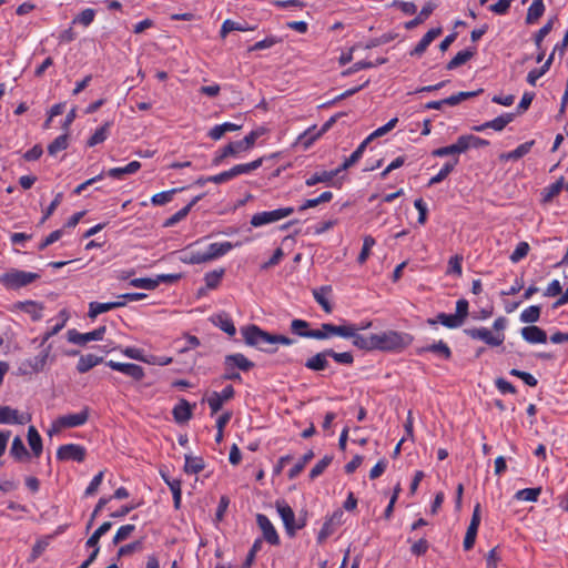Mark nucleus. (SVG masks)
I'll list each match as a JSON object with an SVG mask.
<instances>
[{"mask_svg":"<svg viewBox=\"0 0 568 568\" xmlns=\"http://www.w3.org/2000/svg\"><path fill=\"white\" fill-rule=\"evenodd\" d=\"M43 308V305L36 301H24L14 304V310L28 314L34 322L42 318Z\"/></svg>","mask_w":568,"mask_h":568,"instance_id":"aec40b11","label":"nucleus"},{"mask_svg":"<svg viewBox=\"0 0 568 568\" xmlns=\"http://www.w3.org/2000/svg\"><path fill=\"white\" fill-rule=\"evenodd\" d=\"M141 169V163L139 161H131L125 166L112 168L105 172V175L121 180L123 175L134 174Z\"/></svg>","mask_w":568,"mask_h":568,"instance_id":"cd10ccee","label":"nucleus"},{"mask_svg":"<svg viewBox=\"0 0 568 568\" xmlns=\"http://www.w3.org/2000/svg\"><path fill=\"white\" fill-rule=\"evenodd\" d=\"M328 354H326V349L315 354L313 357L308 358L305 363V367L311 371H324L328 367Z\"/></svg>","mask_w":568,"mask_h":568,"instance_id":"2f4dec72","label":"nucleus"},{"mask_svg":"<svg viewBox=\"0 0 568 568\" xmlns=\"http://www.w3.org/2000/svg\"><path fill=\"white\" fill-rule=\"evenodd\" d=\"M32 416L27 412H19L8 405L0 406V425H26Z\"/></svg>","mask_w":568,"mask_h":568,"instance_id":"39448f33","label":"nucleus"},{"mask_svg":"<svg viewBox=\"0 0 568 568\" xmlns=\"http://www.w3.org/2000/svg\"><path fill=\"white\" fill-rule=\"evenodd\" d=\"M112 123L105 122L100 128H98L94 133L89 138L87 145L88 146H95L98 144L103 143L110 135V129Z\"/></svg>","mask_w":568,"mask_h":568,"instance_id":"473e14b6","label":"nucleus"},{"mask_svg":"<svg viewBox=\"0 0 568 568\" xmlns=\"http://www.w3.org/2000/svg\"><path fill=\"white\" fill-rule=\"evenodd\" d=\"M105 331H106L105 326H100V327L95 328L94 331L88 332V333H80L77 329H69L67 335H68V341L70 343L75 344V345H85L87 343L92 342V341L103 339Z\"/></svg>","mask_w":568,"mask_h":568,"instance_id":"1a4fd4ad","label":"nucleus"},{"mask_svg":"<svg viewBox=\"0 0 568 568\" xmlns=\"http://www.w3.org/2000/svg\"><path fill=\"white\" fill-rule=\"evenodd\" d=\"M101 362H102V357H99L97 355H93V354L82 355L79 358V362L77 364V369L79 373H87L91 368H93L94 366L100 364Z\"/></svg>","mask_w":568,"mask_h":568,"instance_id":"a19ab883","label":"nucleus"},{"mask_svg":"<svg viewBox=\"0 0 568 568\" xmlns=\"http://www.w3.org/2000/svg\"><path fill=\"white\" fill-rule=\"evenodd\" d=\"M204 460L201 457L185 455L184 471L195 475L204 469Z\"/></svg>","mask_w":568,"mask_h":568,"instance_id":"c03bdc74","label":"nucleus"},{"mask_svg":"<svg viewBox=\"0 0 568 568\" xmlns=\"http://www.w3.org/2000/svg\"><path fill=\"white\" fill-rule=\"evenodd\" d=\"M435 8H436V4H434L432 2L426 3L422 8L420 12L418 13V16L416 18H414L413 20L407 21L405 23V28L407 30H412V29L416 28L417 26H419L433 13Z\"/></svg>","mask_w":568,"mask_h":568,"instance_id":"e433bc0d","label":"nucleus"},{"mask_svg":"<svg viewBox=\"0 0 568 568\" xmlns=\"http://www.w3.org/2000/svg\"><path fill=\"white\" fill-rule=\"evenodd\" d=\"M344 513L342 509H336L323 524L322 529L317 535V542L323 544L331 535L334 534L336 527L343 523Z\"/></svg>","mask_w":568,"mask_h":568,"instance_id":"ddd939ff","label":"nucleus"},{"mask_svg":"<svg viewBox=\"0 0 568 568\" xmlns=\"http://www.w3.org/2000/svg\"><path fill=\"white\" fill-rule=\"evenodd\" d=\"M338 173H341L338 168L332 171L315 172L308 179H306L305 183L307 186H314L318 183L335 185L334 178L337 176Z\"/></svg>","mask_w":568,"mask_h":568,"instance_id":"4be33fe9","label":"nucleus"},{"mask_svg":"<svg viewBox=\"0 0 568 568\" xmlns=\"http://www.w3.org/2000/svg\"><path fill=\"white\" fill-rule=\"evenodd\" d=\"M112 527V524L110 521L103 523L87 540L85 546L88 548H99V540L100 538L105 535Z\"/></svg>","mask_w":568,"mask_h":568,"instance_id":"a18cd8bd","label":"nucleus"},{"mask_svg":"<svg viewBox=\"0 0 568 568\" xmlns=\"http://www.w3.org/2000/svg\"><path fill=\"white\" fill-rule=\"evenodd\" d=\"M540 312H541L540 306H537V305L529 306L528 308H526L525 311L521 312L520 321L523 323H530V324L536 323L540 317Z\"/></svg>","mask_w":568,"mask_h":568,"instance_id":"864d4df0","label":"nucleus"},{"mask_svg":"<svg viewBox=\"0 0 568 568\" xmlns=\"http://www.w3.org/2000/svg\"><path fill=\"white\" fill-rule=\"evenodd\" d=\"M130 285L143 290H154L159 286V281L149 277H139L131 280Z\"/></svg>","mask_w":568,"mask_h":568,"instance_id":"338daca9","label":"nucleus"},{"mask_svg":"<svg viewBox=\"0 0 568 568\" xmlns=\"http://www.w3.org/2000/svg\"><path fill=\"white\" fill-rule=\"evenodd\" d=\"M545 12L544 0H532V3L528 8L526 22L528 24L535 23Z\"/></svg>","mask_w":568,"mask_h":568,"instance_id":"79ce46f5","label":"nucleus"},{"mask_svg":"<svg viewBox=\"0 0 568 568\" xmlns=\"http://www.w3.org/2000/svg\"><path fill=\"white\" fill-rule=\"evenodd\" d=\"M467 336L473 339L483 341L488 346H499L505 341V334H494L486 327H473L464 331Z\"/></svg>","mask_w":568,"mask_h":568,"instance_id":"6e6552de","label":"nucleus"},{"mask_svg":"<svg viewBox=\"0 0 568 568\" xmlns=\"http://www.w3.org/2000/svg\"><path fill=\"white\" fill-rule=\"evenodd\" d=\"M69 145L68 134H62L57 136L48 146V152L50 155H55L59 152L65 150Z\"/></svg>","mask_w":568,"mask_h":568,"instance_id":"de8ad7c7","label":"nucleus"},{"mask_svg":"<svg viewBox=\"0 0 568 568\" xmlns=\"http://www.w3.org/2000/svg\"><path fill=\"white\" fill-rule=\"evenodd\" d=\"M440 323L448 328H457L463 325L462 321L455 314L438 313L435 318H428L427 324L436 325Z\"/></svg>","mask_w":568,"mask_h":568,"instance_id":"c756f323","label":"nucleus"},{"mask_svg":"<svg viewBox=\"0 0 568 568\" xmlns=\"http://www.w3.org/2000/svg\"><path fill=\"white\" fill-rule=\"evenodd\" d=\"M248 144V135L244 136L241 142H232L227 144L221 152V155L216 159V161L224 159L229 155H234L237 152L243 150V144Z\"/></svg>","mask_w":568,"mask_h":568,"instance_id":"603ef678","label":"nucleus"},{"mask_svg":"<svg viewBox=\"0 0 568 568\" xmlns=\"http://www.w3.org/2000/svg\"><path fill=\"white\" fill-rule=\"evenodd\" d=\"M308 326L310 324L304 320H293L291 323V331L293 334H296L301 337L310 338V335H307L311 331L308 329Z\"/></svg>","mask_w":568,"mask_h":568,"instance_id":"052dcab7","label":"nucleus"},{"mask_svg":"<svg viewBox=\"0 0 568 568\" xmlns=\"http://www.w3.org/2000/svg\"><path fill=\"white\" fill-rule=\"evenodd\" d=\"M51 349H52V346L47 345L45 347H43L41 349V352L37 356L24 361L22 365L26 367V372H31V373L42 372L48 364Z\"/></svg>","mask_w":568,"mask_h":568,"instance_id":"4468645a","label":"nucleus"},{"mask_svg":"<svg viewBox=\"0 0 568 568\" xmlns=\"http://www.w3.org/2000/svg\"><path fill=\"white\" fill-rule=\"evenodd\" d=\"M183 262L187 264H202L210 262L203 247L187 248L183 252Z\"/></svg>","mask_w":568,"mask_h":568,"instance_id":"7c9ffc66","label":"nucleus"},{"mask_svg":"<svg viewBox=\"0 0 568 568\" xmlns=\"http://www.w3.org/2000/svg\"><path fill=\"white\" fill-rule=\"evenodd\" d=\"M458 158H454L446 162L440 171L429 180L428 186L443 182L454 171L455 166L458 164Z\"/></svg>","mask_w":568,"mask_h":568,"instance_id":"4c0bfd02","label":"nucleus"},{"mask_svg":"<svg viewBox=\"0 0 568 568\" xmlns=\"http://www.w3.org/2000/svg\"><path fill=\"white\" fill-rule=\"evenodd\" d=\"M165 484L169 486L170 491L173 496V504L175 509H180L182 501V489H181V480L175 478H170L165 475H162Z\"/></svg>","mask_w":568,"mask_h":568,"instance_id":"72a5a7b5","label":"nucleus"},{"mask_svg":"<svg viewBox=\"0 0 568 568\" xmlns=\"http://www.w3.org/2000/svg\"><path fill=\"white\" fill-rule=\"evenodd\" d=\"M256 523L262 531V538L268 542L271 546H278L280 545V536L274 528L271 520L267 518V516L263 514L256 515Z\"/></svg>","mask_w":568,"mask_h":568,"instance_id":"9b49d317","label":"nucleus"},{"mask_svg":"<svg viewBox=\"0 0 568 568\" xmlns=\"http://www.w3.org/2000/svg\"><path fill=\"white\" fill-rule=\"evenodd\" d=\"M85 447L79 444H64L57 450V459L60 462L82 463L85 459Z\"/></svg>","mask_w":568,"mask_h":568,"instance_id":"423d86ee","label":"nucleus"},{"mask_svg":"<svg viewBox=\"0 0 568 568\" xmlns=\"http://www.w3.org/2000/svg\"><path fill=\"white\" fill-rule=\"evenodd\" d=\"M276 509H277L280 517L283 520L286 534L290 537H294L296 534V527H294L296 519H295V514H294L292 507L288 504H286L285 501H282V503L277 501Z\"/></svg>","mask_w":568,"mask_h":568,"instance_id":"2eb2a0df","label":"nucleus"},{"mask_svg":"<svg viewBox=\"0 0 568 568\" xmlns=\"http://www.w3.org/2000/svg\"><path fill=\"white\" fill-rule=\"evenodd\" d=\"M333 457L332 456H324L320 462L315 464V466L310 471V478L315 479L320 475L324 473V470L329 466L332 463Z\"/></svg>","mask_w":568,"mask_h":568,"instance_id":"69168bd1","label":"nucleus"},{"mask_svg":"<svg viewBox=\"0 0 568 568\" xmlns=\"http://www.w3.org/2000/svg\"><path fill=\"white\" fill-rule=\"evenodd\" d=\"M314 457L313 450H308L305 453L302 457V459L296 463L288 471V478L294 479L296 478L304 469L305 465L311 462Z\"/></svg>","mask_w":568,"mask_h":568,"instance_id":"09e8293b","label":"nucleus"},{"mask_svg":"<svg viewBox=\"0 0 568 568\" xmlns=\"http://www.w3.org/2000/svg\"><path fill=\"white\" fill-rule=\"evenodd\" d=\"M28 444L36 457H39L42 453V438L34 426L28 428Z\"/></svg>","mask_w":568,"mask_h":568,"instance_id":"f704fd0d","label":"nucleus"},{"mask_svg":"<svg viewBox=\"0 0 568 568\" xmlns=\"http://www.w3.org/2000/svg\"><path fill=\"white\" fill-rule=\"evenodd\" d=\"M413 342V336L407 333L386 331L374 334L375 349L383 352H402Z\"/></svg>","mask_w":568,"mask_h":568,"instance_id":"f257e3e1","label":"nucleus"},{"mask_svg":"<svg viewBox=\"0 0 568 568\" xmlns=\"http://www.w3.org/2000/svg\"><path fill=\"white\" fill-rule=\"evenodd\" d=\"M534 144H535L534 140L525 142V143L518 145L515 150H513L510 152L501 153L499 155V160L500 161H516V160H519V159H521L523 156H525L526 154H528L530 152V150H531Z\"/></svg>","mask_w":568,"mask_h":568,"instance_id":"bb28decb","label":"nucleus"},{"mask_svg":"<svg viewBox=\"0 0 568 568\" xmlns=\"http://www.w3.org/2000/svg\"><path fill=\"white\" fill-rule=\"evenodd\" d=\"M106 365L113 371L132 377L134 381H141L144 377L143 367L133 363H120L111 359L106 362Z\"/></svg>","mask_w":568,"mask_h":568,"instance_id":"dca6fc26","label":"nucleus"},{"mask_svg":"<svg viewBox=\"0 0 568 568\" xmlns=\"http://www.w3.org/2000/svg\"><path fill=\"white\" fill-rule=\"evenodd\" d=\"M197 199L189 203L186 206L179 210L176 213H174L170 219H168L164 223L165 226H173L174 224L179 223L183 219L186 217L192 206L196 203Z\"/></svg>","mask_w":568,"mask_h":568,"instance_id":"6e6d98bb","label":"nucleus"},{"mask_svg":"<svg viewBox=\"0 0 568 568\" xmlns=\"http://www.w3.org/2000/svg\"><path fill=\"white\" fill-rule=\"evenodd\" d=\"M10 453L17 459H21L28 455V450L20 437H16L12 440Z\"/></svg>","mask_w":568,"mask_h":568,"instance_id":"774afa93","label":"nucleus"},{"mask_svg":"<svg viewBox=\"0 0 568 568\" xmlns=\"http://www.w3.org/2000/svg\"><path fill=\"white\" fill-rule=\"evenodd\" d=\"M541 494V487L524 488L515 494V498L525 501H536Z\"/></svg>","mask_w":568,"mask_h":568,"instance_id":"3c124183","label":"nucleus"},{"mask_svg":"<svg viewBox=\"0 0 568 568\" xmlns=\"http://www.w3.org/2000/svg\"><path fill=\"white\" fill-rule=\"evenodd\" d=\"M523 338L529 344H545L547 342V333L536 325H529L521 328Z\"/></svg>","mask_w":568,"mask_h":568,"instance_id":"a211bd4d","label":"nucleus"},{"mask_svg":"<svg viewBox=\"0 0 568 568\" xmlns=\"http://www.w3.org/2000/svg\"><path fill=\"white\" fill-rule=\"evenodd\" d=\"M114 310L111 302L108 303H100V302H91L89 304V312L88 315L90 318H95L102 313H106Z\"/></svg>","mask_w":568,"mask_h":568,"instance_id":"8fccbe9b","label":"nucleus"},{"mask_svg":"<svg viewBox=\"0 0 568 568\" xmlns=\"http://www.w3.org/2000/svg\"><path fill=\"white\" fill-rule=\"evenodd\" d=\"M282 42V39L276 36H267L265 39L255 42L251 45V51H260L274 47Z\"/></svg>","mask_w":568,"mask_h":568,"instance_id":"4d7b16f0","label":"nucleus"},{"mask_svg":"<svg viewBox=\"0 0 568 568\" xmlns=\"http://www.w3.org/2000/svg\"><path fill=\"white\" fill-rule=\"evenodd\" d=\"M346 329L351 332L352 335L344 336V338H352L354 346L363 351H375L374 334L368 336L359 334L357 325L355 324H347Z\"/></svg>","mask_w":568,"mask_h":568,"instance_id":"f8f14e48","label":"nucleus"},{"mask_svg":"<svg viewBox=\"0 0 568 568\" xmlns=\"http://www.w3.org/2000/svg\"><path fill=\"white\" fill-rule=\"evenodd\" d=\"M565 178L560 176L555 183L546 186L541 191V203L547 204L550 203L554 197L559 195V193L565 187Z\"/></svg>","mask_w":568,"mask_h":568,"instance_id":"a878e982","label":"nucleus"},{"mask_svg":"<svg viewBox=\"0 0 568 568\" xmlns=\"http://www.w3.org/2000/svg\"><path fill=\"white\" fill-rule=\"evenodd\" d=\"M38 273L11 268L0 276V282L9 290H18L39 278Z\"/></svg>","mask_w":568,"mask_h":568,"instance_id":"f03ea898","label":"nucleus"},{"mask_svg":"<svg viewBox=\"0 0 568 568\" xmlns=\"http://www.w3.org/2000/svg\"><path fill=\"white\" fill-rule=\"evenodd\" d=\"M95 18V10L88 8L82 10L74 19V24H81L83 27H89Z\"/></svg>","mask_w":568,"mask_h":568,"instance_id":"5fc2aeb1","label":"nucleus"},{"mask_svg":"<svg viewBox=\"0 0 568 568\" xmlns=\"http://www.w3.org/2000/svg\"><path fill=\"white\" fill-rule=\"evenodd\" d=\"M417 353L418 354L433 353L444 359H449L452 357V351H450L449 346L443 341H438L437 343H434V344H430L427 346H423L417 349Z\"/></svg>","mask_w":568,"mask_h":568,"instance_id":"393cba45","label":"nucleus"},{"mask_svg":"<svg viewBox=\"0 0 568 568\" xmlns=\"http://www.w3.org/2000/svg\"><path fill=\"white\" fill-rule=\"evenodd\" d=\"M240 128L241 125L239 124L232 122H224L222 124L213 126L209 132V136L212 140H220L226 132L236 131Z\"/></svg>","mask_w":568,"mask_h":568,"instance_id":"37998d69","label":"nucleus"},{"mask_svg":"<svg viewBox=\"0 0 568 568\" xmlns=\"http://www.w3.org/2000/svg\"><path fill=\"white\" fill-rule=\"evenodd\" d=\"M326 354H328L335 362L343 365H351L354 362V357L351 352L337 353L334 349L328 348L326 349Z\"/></svg>","mask_w":568,"mask_h":568,"instance_id":"680f3d73","label":"nucleus"},{"mask_svg":"<svg viewBox=\"0 0 568 568\" xmlns=\"http://www.w3.org/2000/svg\"><path fill=\"white\" fill-rule=\"evenodd\" d=\"M224 270H214L212 272H209L204 276L205 285L207 288L213 290L216 288L223 277Z\"/></svg>","mask_w":568,"mask_h":568,"instance_id":"13d9d810","label":"nucleus"},{"mask_svg":"<svg viewBox=\"0 0 568 568\" xmlns=\"http://www.w3.org/2000/svg\"><path fill=\"white\" fill-rule=\"evenodd\" d=\"M174 420L179 424L189 422L192 417V407L185 399H180L172 410Z\"/></svg>","mask_w":568,"mask_h":568,"instance_id":"5701e85b","label":"nucleus"},{"mask_svg":"<svg viewBox=\"0 0 568 568\" xmlns=\"http://www.w3.org/2000/svg\"><path fill=\"white\" fill-rule=\"evenodd\" d=\"M346 326L347 324L334 325L331 323H324L320 329H312L307 335H310V338L316 339H325L331 335H337L341 337L352 335V333L346 329Z\"/></svg>","mask_w":568,"mask_h":568,"instance_id":"9d476101","label":"nucleus"},{"mask_svg":"<svg viewBox=\"0 0 568 568\" xmlns=\"http://www.w3.org/2000/svg\"><path fill=\"white\" fill-rule=\"evenodd\" d=\"M247 172H248V163L237 164L227 171H224L216 175L209 176L207 181L213 182V183H224L240 174L247 173Z\"/></svg>","mask_w":568,"mask_h":568,"instance_id":"412c9836","label":"nucleus"},{"mask_svg":"<svg viewBox=\"0 0 568 568\" xmlns=\"http://www.w3.org/2000/svg\"><path fill=\"white\" fill-rule=\"evenodd\" d=\"M225 374L226 379H235L240 377L237 371H248V359L242 354L229 355L225 357Z\"/></svg>","mask_w":568,"mask_h":568,"instance_id":"0eeeda50","label":"nucleus"},{"mask_svg":"<svg viewBox=\"0 0 568 568\" xmlns=\"http://www.w3.org/2000/svg\"><path fill=\"white\" fill-rule=\"evenodd\" d=\"M251 346L262 352L274 353L277 349L275 346V334L265 332L258 326L251 324Z\"/></svg>","mask_w":568,"mask_h":568,"instance_id":"7ed1b4c3","label":"nucleus"},{"mask_svg":"<svg viewBox=\"0 0 568 568\" xmlns=\"http://www.w3.org/2000/svg\"><path fill=\"white\" fill-rule=\"evenodd\" d=\"M68 321H69V313L67 312V310H61L55 318L48 321V324L50 325L48 327V332L52 336H54L65 326Z\"/></svg>","mask_w":568,"mask_h":568,"instance_id":"ea45409f","label":"nucleus"},{"mask_svg":"<svg viewBox=\"0 0 568 568\" xmlns=\"http://www.w3.org/2000/svg\"><path fill=\"white\" fill-rule=\"evenodd\" d=\"M515 119V113H505L491 121L486 122V126L495 131H503L505 126Z\"/></svg>","mask_w":568,"mask_h":568,"instance_id":"49530a36","label":"nucleus"},{"mask_svg":"<svg viewBox=\"0 0 568 568\" xmlns=\"http://www.w3.org/2000/svg\"><path fill=\"white\" fill-rule=\"evenodd\" d=\"M442 33V28H433L428 30L420 41L416 44L414 50L410 52L412 55H422L428 45Z\"/></svg>","mask_w":568,"mask_h":568,"instance_id":"b1692460","label":"nucleus"},{"mask_svg":"<svg viewBox=\"0 0 568 568\" xmlns=\"http://www.w3.org/2000/svg\"><path fill=\"white\" fill-rule=\"evenodd\" d=\"M210 322L219 327L221 331L226 333L229 336H233L236 333L235 325L231 316L224 312L216 313L210 316Z\"/></svg>","mask_w":568,"mask_h":568,"instance_id":"6ab92c4d","label":"nucleus"},{"mask_svg":"<svg viewBox=\"0 0 568 568\" xmlns=\"http://www.w3.org/2000/svg\"><path fill=\"white\" fill-rule=\"evenodd\" d=\"M374 245H375V239L372 235H366L364 237L362 251L357 257V262L359 264H364L367 261V258L371 254V250Z\"/></svg>","mask_w":568,"mask_h":568,"instance_id":"bf43d9fd","label":"nucleus"},{"mask_svg":"<svg viewBox=\"0 0 568 568\" xmlns=\"http://www.w3.org/2000/svg\"><path fill=\"white\" fill-rule=\"evenodd\" d=\"M293 212V207H282L273 211L258 212L251 217V225L257 227L268 223H273L280 221L281 219L290 216Z\"/></svg>","mask_w":568,"mask_h":568,"instance_id":"20e7f679","label":"nucleus"},{"mask_svg":"<svg viewBox=\"0 0 568 568\" xmlns=\"http://www.w3.org/2000/svg\"><path fill=\"white\" fill-rule=\"evenodd\" d=\"M530 250V246L527 242H519L510 254L509 258L513 263H518L523 258H525Z\"/></svg>","mask_w":568,"mask_h":568,"instance_id":"e2e57ef3","label":"nucleus"},{"mask_svg":"<svg viewBox=\"0 0 568 568\" xmlns=\"http://www.w3.org/2000/svg\"><path fill=\"white\" fill-rule=\"evenodd\" d=\"M476 53V49H466L463 51H459L446 65L447 70H454L462 64H465L467 61H469Z\"/></svg>","mask_w":568,"mask_h":568,"instance_id":"58836bf2","label":"nucleus"},{"mask_svg":"<svg viewBox=\"0 0 568 568\" xmlns=\"http://www.w3.org/2000/svg\"><path fill=\"white\" fill-rule=\"evenodd\" d=\"M60 425L63 426V428H75L84 425L89 419V408L84 407L79 413L73 414H67L59 416Z\"/></svg>","mask_w":568,"mask_h":568,"instance_id":"f3484780","label":"nucleus"},{"mask_svg":"<svg viewBox=\"0 0 568 568\" xmlns=\"http://www.w3.org/2000/svg\"><path fill=\"white\" fill-rule=\"evenodd\" d=\"M134 530H135V526L132 525V524H126V525L121 526L116 530V532H115V535L113 537L112 542L114 545L120 544L121 541L128 539Z\"/></svg>","mask_w":568,"mask_h":568,"instance_id":"0e129e2a","label":"nucleus"},{"mask_svg":"<svg viewBox=\"0 0 568 568\" xmlns=\"http://www.w3.org/2000/svg\"><path fill=\"white\" fill-rule=\"evenodd\" d=\"M232 247L233 245L230 242H216L211 243L203 248L209 257V261H213L226 254Z\"/></svg>","mask_w":568,"mask_h":568,"instance_id":"c85d7f7f","label":"nucleus"},{"mask_svg":"<svg viewBox=\"0 0 568 568\" xmlns=\"http://www.w3.org/2000/svg\"><path fill=\"white\" fill-rule=\"evenodd\" d=\"M331 286H322L313 291V296L315 301L322 306L324 312L328 314L332 313L333 311V305L326 297V295L331 293Z\"/></svg>","mask_w":568,"mask_h":568,"instance_id":"c9c22d12","label":"nucleus"}]
</instances>
